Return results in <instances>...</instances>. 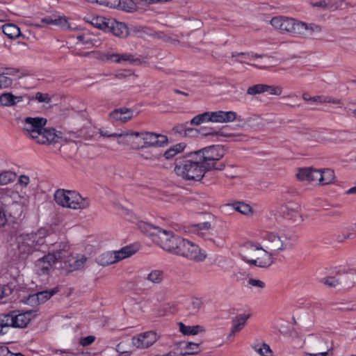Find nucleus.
Here are the masks:
<instances>
[{"label": "nucleus", "mask_w": 356, "mask_h": 356, "mask_svg": "<svg viewBox=\"0 0 356 356\" xmlns=\"http://www.w3.org/2000/svg\"><path fill=\"white\" fill-rule=\"evenodd\" d=\"M259 261L258 267L268 268L273 263L272 254L265 250H263V254L257 257Z\"/></svg>", "instance_id": "c85d7f7f"}, {"label": "nucleus", "mask_w": 356, "mask_h": 356, "mask_svg": "<svg viewBox=\"0 0 356 356\" xmlns=\"http://www.w3.org/2000/svg\"><path fill=\"white\" fill-rule=\"evenodd\" d=\"M137 250L134 245H127L115 252H106L97 258V262L102 266H109L133 255Z\"/></svg>", "instance_id": "39448f33"}, {"label": "nucleus", "mask_w": 356, "mask_h": 356, "mask_svg": "<svg viewBox=\"0 0 356 356\" xmlns=\"http://www.w3.org/2000/svg\"><path fill=\"white\" fill-rule=\"evenodd\" d=\"M210 121V118L209 115V111L204 112L202 113L198 114L193 117L190 121L191 125H200L204 122H209Z\"/></svg>", "instance_id": "e433bc0d"}, {"label": "nucleus", "mask_w": 356, "mask_h": 356, "mask_svg": "<svg viewBox=\"0 0 356 356\" xmlns=\"http://www.w3.org/2000/svg\"><path fill=\"white\" fill-rule=\"evenodd\" d=\"M234 210L243 213V214H248L252 211V209L250 206L248 204H245L244 202H237L235 203H233L232 204Z\"/></svg>", "instance_id": "4c0bfd02"}, {"label": "nucleus", "mask_w": 356, "mask_h": 356, "mask_svg": "<svg viewBox=\"0 0 356 356\" xmlns=\"http://www.w3.org/2000/svg\"><path fill=\"white\" fill-rule=\"evenodd\" d=\"M250 314H238L235 317H234L232 320V326L231 328V332L228 335V338L234 336L236 332L241 331L245 325L246 324L247 321L250 318Z\"/></svg>", "instance_id": "dca6fc26"}, {"label": "nucleus", "mask_w": 356, "mask_h": 356, "mask_svg": "<svg viewBox=\"0 0 356 356\" xmlns=\"http://www.w3.org/2000/svg\"><path fill=\"white\" fill-rule=\"evenodd\" d=\"M185 349L188 350V351L181 353V355L185 356L189 355H196L200 352V343L188 342L186 344Z\"/></svg>", "instance_id": "ea45409f"}, {"label": "nucleus", "mask_w": 356, "mask_h": 356, "mask_svg": "<svg viewBox=\"0 0 356 356\" xmlns=\"http://www.w3.org/2000/svg\"><path fill=\"white\" fill-rule=\"evenodd\" d=\"M35 248H33L30 240H29L28 237L25 238L24 241L19 245L18 250L22 258H26L28 255L32 254Z\"/></svg>", "instance_id": "cd10ccee"}, {"label": "nucleus", "mask_w": 356, "mask_h": 356, "mask_svg": "<svg viewBox=\"0 0 356 356\" xmlns=\"http://www.w3.org/2000/svg\"><path fill=\"white\" fill-rule=\"evenodd\" d=\"M110 118L115 121L126 122L133 116V111L125 107L116 108L110 113Z\"/></svg>", "instance_id": "a211bd4d"}, {"label": "nucleus", "mask_w": 356, "mask_h": 356, "mask_svg": "<svg viewBox=\"0 0 356 356\" xmlns=\"http://www.w3.org/2000/svg\"><path fill=\"white\" fill-rule=\"evenodd\" d=\"M307 33L310 35H314L315 33H320L322 30L321 26L314 23L307 24Z\"/></svg>", "instance_id": "13d9d810"}, {"label": "nucleus", "mask_w": 356, "mask_h": 356, "mask_svg": "<svg viewBox=\"0 0 356 356\" xmlns=\"http://www.w3.org/2000/svg\"><path fill=\"white\" fill-rule=\"evenodd\" d=\"M221 112L222 123L234 122L237 116V114L234 111H223Z\"/></svg>", "instance_id": "a19ab883"}, {"label": "nucleus", "mask_w": 356, "mask_h": 356, "mask_svg": "<svg viewBox=\"0 0 356 356\" xmlns=\"http://www.w3.org/2000/svg\"><path fill=\"white\" fill-rule=\"evenodd\" d=\"M186 145L184 143H177L172 147H170L168 149L165 151L163 154H160L157 159H160L161 156H163L165 159L169 160L176 156L177 154L182 152L186 148Z\"/></svg>", "instance_id": "5701e85b"}, {"label": "nucleus", "mask_w": 356, "mask_h": 356, "mask_svg": "<svg viewBox=\"0 0 356 356\" xmlns=\"http://www.w3.org/2000/svg\"><path fill=\"white\" fill-rule=\"evenodd\" d=\"M264 92V84H256L250 86L247 90V93L250 95H256Z\"/></svg>", "instance_id": "a18cd8bd"}, {"label": "nucleus", "mask_w": 356, "mask_h": 356, "mask_svg": "<svg viewBox=\"0 0 356 356\" xmlns=\"http://www.w3.org/2000/svg\"><path fill=\"white\" fill-rule=\"evenodd\" d=\"M177 255L197 262L204 261L207 257L197 244L185 238L183 239Z\"/></svg>", "instance_id": "6e6552de"}, {"label": "nucleus", "mask_w": 356, "mask_h": 356, "mask_svg": "<svg viewBox=\"0 0 356 356\" xmlns=\"http://www.w3.org/2000/svg\"><path fill=\"white\" fill-rule=\"evenodd\" d=\"M138 227L141 232L153 237V241H156L163 229L154 226L145 221H140L138 223Z\"/></svg>", "instance_id": "6ab92c4d"}, {"label": "nucleus", "mask_w": 356, "mask_h": 356, "mask_svg": "<svg viewBox=\"0 0 356 356\" xmlns=\"http://www.w3.org/2000/svg\"><path fill=\"white\" fill-rule=\"evenodd\" d=\"M76 39L85 45L95 46V44L94 41L97 42L95 38H92V37L88 34H79L76 36Z\"/></svg>", "instance_id": "37998d69"}, {"label": "nucleus", "mask_w": 356, "mask_h": 356, "mask_svg": "<svg viewBox=\"0 0 356 356\" xmlns=\"http://www.w3.org/2000/svg\"><path fill=\"white\" fill-rule=\"evenodd\" d=\"M116 351L119 356H130L132 351L131 344L129 341H122L116 346Z\"/></svg>", "instance_id": "c756f323"}, {"label": "nucleus", "mask_w": 356, "mask_h": 356, "mask_svg": "<svg viewBox=\"0 0 356 356\" xmlns=\"http://www.w3.org/2000/svg\"><path fill=\"white\" fill-rule=\"evenodd\" d=\"M95 340V337L94 336L90 335L85 337L80 338L79 343L82 346H87L92 343Z\"/></svg>", "instance_id": "69168bd1"}, {"label": "nucleus", "mask_w": 356, "mask_h": 356, "mask_svg": "<svg viewBox=\"0 0 356 356\" xmlns=\"http://www.w3.org/2000/svg\"><path fill=\"white\" fill-rule=\"evenodd\" d=\"M35 99H37L39 102H46L49 103L51 101V98L49 97L48 94L42 93L38 92L35 94Z\"/></svg>", "instance_id": "338daca9"}, {"label": "nucleus", "mask_w": 356, "mask_h": 356, "mask_svg": "<svg viewBox=\"0 0 356 356\" xmlns=\"http://www.w3.org/2000/svg\"><path fill=\"white\" fill-rule=\"evenodd\" d=\"M58 291V288L55 287L49 290L42 291L36 293L37 296L38 297L39 303L41 304L45 302Z\"/></svg>", "instance_id": "2f4dec72"}, {"label": "nucleus", "mask_w": 356, "mask_h": 356, "mask_svg": "<svg viewBox=\"0 0 356 356\" xmlns=\"http://www.w3.org/2000/svg\"><path fill=\"white\" fill-rule=\"evenodd\" d=\"M190 124V122H186L185 123H182V124H179L176 126H175L173 128H172V131L175 133V134H179L180 136H185V134H186V127L187 126Z\"/></svg>", "instance_id": "3c124183"}, {"label": "nucleus", "mask_w": 356, "mask_h": 356, "mask_svg": "<svg viewBox=\"0 0 356 356\" xmlns=\"http://www.w3.org/2000/svg\"><path fill=\"white\" fill-rule=\"evenodd\" d=\"M105 5L111 8L120 7L125 10L124 6H127V2L126 0H106Z\"/></svg>", "instance_id": "09e8293b"}, {"label": "nucleus", "mask_w": 356, "mask_h": 356, "mask_svg": "<svg viewBox=\"0 0 356 356\" xmlns=\"http://www.w3.org/2000/svg\"><path fill=\"white\" fill-rule=\"evenodd\" d=\"M2 31L10 39H15L21 35L19 28L15 24H6L3 25Z\"/></svg>", "instance_id": "b1692460"}, {"label": "nucleus", "mask_w": 356, "mask_h": 356, "mask_svg": "<svg viewBox=\"0 0 356 356\" xmlns=\"http://www.w3.org/2000/svg\"><path fill=\"white\" fill-rule=\"evenodd\" d=\"M54 200L62 207L73 209H83L89 206V200L74 191L58 189L54 193Z\"/></svg>", "instance_id": "20e7f679"}, {"label": "nucleus", "mask_w": 356, "mask_h": 356, "mask_svg": "<svg viewBox=\"0 0 356 356\" xmlns=\"http://www.w3.org/2000/svg\"><path fill=\"white\" fill-rule=\"evenodd\" d=\"M47 124V120L43 118H25L24 129L29 132L30 136L33 139V136H40V131L44 129Z\"/></svg>", "instance_id": "f8f14e48"}, {"label": "nucleus", "mask_w": 356, "mask_h": 356, "mask_svg": "<svg viewBox=\"0 0 356 356\" xmlns=\"http://www.w3.org/2000/svg\"><path fill=\"white\" fill-rule=\"evenodd\" d=\"M164 278V273L162 270H154L150 272L147 277V280L154 284L161 283Z\"/></svg>", "instance_id": "c9c22d12"}, {"label": "nucleus", "mask_w": 356, "mask_h": 356, "mask_svg": "<svg viewBox=\"0 0 356 356\" xmlns=\"http://www.w3.org/2000/svg\"><path fill=\"white\" fill-rule=\"evenodd\" d=\"M13 175L10 172H4L0 174V185H6L13 181Z\"/></svg>", "instance_id": "603ef678"}, {"label": "nucleus", "mask_w": 356, "mask_h": 356, "mask_svg": "<svg viewBox=\"0 0 356 356\" xmlns=\"http://www.w3.org/2000/svg\"><path fill=\"white\" fill-rule=\"evenodd\" d=\"M113 18H106L103 17L101 26H99V29L104 31V32H110L111 26V24L113 22Z\"/></svg>", "instance_id": "5fc2aeb1"}, {"label": "nucleus", "mask_w": 356, "mask_h": 356, "mask_svg": "<svg viewBox=\"0 0 356 356\" xmlns=\"http://www.w3.org/2000/svg\"><path fill=\"white\" fill-rule=\"evenodd\" d=\"M141 137L143 144L138 146L137 148H147L150 147H164L168 145V139L165 135L159 134L154 132H138L130 131L129 136Z\"/></svg>", "instance_id": "423d86ee"}, {"label": "nucleus", "mask_w": 356, "mask_h": 356, "mask_svg": "<svg viewBox=\"0 0 356 356\" xmlns=\"http://www.w3.org/2000/svg\"><path fill=\"white\" fill-rule=\"evenodd\" d=\"M33 310H13L0 316V336L8 333L10 327L24 328L31 321Z\"/></svg>", "instance_id": "f03ea898"}, {"label": "nucleus", "mask_w": 356, "mask_h": 356, "mask_svg": "<svg viewBox=\"0 0 356 356\" xmlns=\"http://www.w3.org/2000/svg\"><path fill=\"white\" fill-rule=\"evenodd\" d=\"M60 254V252L49 253L38 259L35 262V267L38 268V270L40 271V273L43 275L49 274L52 264L61 260Z\"/></svg>", "instance_id": "1a4fd4ad"}, {"label": "nucleus", "mask_w": 356, "mask_h": 356, "mask_svg": "<svg viewBox=\"0 0 356 356\" xmlns=\"http://www.w3.org/2000/svg\"><path fill=\"white\" fill-rule=\"evenodd\" d=\"M315 173L316 181H318L321 185L329 184L334 179V172L329 168L323 170H316Z\"/></svg>", "instance_id": "412c9836"}, {"label": "nucleus", "mask_w": 356, "mask_h": 356, "mask_svg": "<svg viewBox=\"0 0 356 356\" xmlns=\"http://www.w3.org/2000/svg\"><path fill=\"white\" fill-rule=\"evenodd\" d=\"M56 137L55 129H46L44 127V129L40 131V136H33V139H35L37 143L40 144H51L56 142Z\"/></svg>", "instance_id": "2eb2a0df"}, {"label": "nucleus", "mask_w": 356, "mask_h": 356, "mask_svg": "<svg viewBox=\"0 0 356 356\" xmlns=\"http://www.w3.org/2000/svg\"><path fill=\"white\" fill-rule=\"evenodd\" d=\"M300 206L296 202H288L279 207L278 212L283 218L295 221L300 216Z\"/></svg>", "instance_id": "ddd939ff"}, {"label": "nucleus", "mask_w": 356, "mask_h": 356, "mask_svg": "<svg viewBox=\"0 0 356 356\" xmlns=\"http://www.w3.org/2000/svg\"><path fill=\"white\" fill-rule=\"evenodd\" d=\"M23 302L31 306H36L40 305L38 297L36 293L29 295L28 297L23 300Z\"/></svg>", "instance_id": "864d4df0"}, {"label": "nucleus", "mask_w": 356, "mask_h": 356, "mask_svg": "<svg viewBox=\"0 0 356 356\" xmlns=\"http://www.w3.org/2000/svg\"><path fill=\"white\" fill-rule=\"evenodd\" d=\"M111 29L109 33H111L115 36L124 38L129 35L128 26L124 22H118L113 19V22L111 24Z\"/></svg>", "instance_id": "aec40b11"}, {"label": "nucleus", "mask_w": 356, "mask_h": 356, "mask_svg": "<svg viewBox=\"0 0 356 356\" xmlns=\"http://www.w3.org/2000/svg\"><path fill=\"white\" fill-rule=\"evenodd\" d=\"M99 133H100L101 136H104V137L118 138H119V140H118L119 143H125L126 142H123L122 140H120V139L124 138L126 137L129 136L130 131H122V132H120V133H110L107 130L100 129V132Z\"/></svg>", "instance_id": "72a5a7b5"}, {"label": "nucleus", "mask_w": 356, "mask_h": 356, "mask_svg": "<svg viewBox=\"0 0 356 356\" xmlns=\"http://www.w3.org/2000/svg\"><path fill=\"white\" fill-rule=\"evenodd\" d=\"M312 102L316 103H333V104H339V101L337 99H334L328 96L323 95H318L312 97Z\"/></svg>", "instance_id": "79ce46f5"}, {"label": "nucleus", "mask_w": 356, "mask_h": 356, "mask_svg": "<svg viewBox=\"0 0 356 356\" xmlns=\"http://www.w3.org/2000/svg\"><path fill=\"white\" fill-rule=\"evenodd\" d=\"M184 238L173 234L172 232L163 229L157 238L159 245L165 251L177 255V252Z\"/></svg>", "instance_id": "0eeeda50"}, {"label": "nucleus", "mask_w": 356, "mask_h": 356, "mask_svg": "<svg viewBox=\"0 0 356 356\" xmlns=\"http://www.w3.org/2000/svg\"><path fill=\"white\" fill-rule=\"evenodd\" d=\"M131 54H104L102 56L104 60H111L113 62L120 63L122 61H130L132 63L134 59L131 58Z\"/></svg>", "instance_id": "393cba45"}, {"label": "nucleus", "mask_w": 356, "mask_h": 356, "mask_svg": "<svg viewBox=\"0 0 356 356\" xmlns=\"http://www.w3.org/2000/svg\"><path fill=\"white\" fill-rule=\"evenodd\" d=\"M195 152L209 170H222L225 168L223 163H218L225 154L224 146L213 145L196 150Z\"/></svg>", "instance_id": "7ed1b4c3"}, {"label": "nucleus", "mask_w": 356, "mask_h": 356, "mask_svg": "<svg viewBox=\"0 0 356 356\" xmlns=\"http://www.w3.org/2000/svg\"><path fill=\"white\" fill-rule=\"evenodd\" d=\"M217 130L213 127H204L200 129V134L204 136H216Z\"/></svg>", "instance_id": "e2e57ef3"}, {"label": "nucleus", "mask_w": 356, "mask_h": 356, "mask_svg": "<svg viewBox=\"0 0 356 356\" xmlns=\"http://www.w3.org/2000/svg\"><path fill=\"white\" fill-rule=\"evenodd\" d=\"M179 330L184 335H195L204 331L201 325H186L183 323H179Z\"/></svg>", "instance_id": "bb28decb"}, {"label": "nucleus", "mask_w": 356, "mask_h": 356, "mask_svg": "<svg viewBox=\"0 0 356 356\" xmlns=\"http://www.w3.org/2000/svg\"><path fill=\"white\" fill-rule=\"evenodd\" d=\"M264 92H268L270 95H280L282 92V88L275 86H268L264 84Z\"/></svg>", "instance_id": "de8ad7c7"}, {"label": "nucleus", "mask_w": 356, "mask_h": 356, "mask_svg": "<svg viewBox=\"0 0 356 356\" xmlns=\"http://www.w3.org/2000/svg\"><path fill=\"white\" fill-rule=\"evenodd\" d=\"M284 16L273 17L270 20V24L276 29L282 30Z\"/></svg>", "instance_id": "6e6d98bb"}, {"label": "nucleus", "mask_w": 356, "mask_h": 356, "mask_svg": "<svg viewBox=\"0 0 356 356\" xmlns=\"http://www.w3.org/2000/svg\"><path fill=\"white\" fill-rule=\"evenodd\" d=\"M30 240L31 245L34 248L35 251L40 250V248L45 244V238L41 236L40 233H31L26 236Z\"/></svg>", "instance_id": "a878e982"}, {"label": "nucleus", "mask_w": 356, "mask_h": 356, "mask_svg": "<svg viewBox=\"0 0 356 356\" xmlns=\"http://www.w3.org/2000/svg\"><path fill=\"white\" fill-rule=\"evenodd\" d=\"M319 343H323L326 345V350L319 352L317 353H305L304 356H332V345L329 344V341L327 339H321L319 341Z\"/></svg>", "instance_id": "473e14b6"}, {"label": "nucleus", "mask_w": 356, "mask_h": 356, "mask_svg": "<svg viewBox=\"0 0 356 356\" xmlns=\"http://www.w3.org/2000/svg\"><path fill=\"white\" fill-rule=\"evenodd\" d=\"M88 257L84 254L69 255L63 261L62 268L67 272L79 270L84 268Z\"/></svg>", "instance_id": "9d476101"}, {"label": "nucleus", "mask_w": 356, "mask_h": 356, "mask_svg": "<svg viewBox=\"0 0 356 356\" xmlns=\"http://www.w3.org/2000/svg\"><path fill=\"white\" fill-rule=\"evenodd\" d=\"M0 104L3 106L15 105V102H14V95L10 92L3 93L0 96Z\"/></svg>", "instance_id": "58836bf2"}, {"label": "nucleus", "mask_w": 356, "mask_h": 356, "mask_svg": "<svg viewBox=\"0 0 356 356\" xmlns=\"http://www.w3.org/2000/svg\"><path fill=\"white\" fill-rule=\"evenodd\" d=\"M104 17L90 15L85 17L86 22L91 24L93 26L99 29L101 26V22Z\"/></svg>", "instance_id": "49530a36"}, {"label": "nucleus", "mask_w": 356, "mask_h": 356, "mask_svg": "<svg viewBox=\"0 0 356 356\" xmlns=\"http://www.w3.org/2000/svg\"><path fill=\"white\" fill-rule=\"evenodd\" d=\"M307 23L295 20L291 34L293 36L307 35Z\"/></svg>", "instance_id": "7c9ffc66"}, {"label": "nucleus", "mask_w": 356, "mask_h": 356, "mask_svg": "<svg viewBox=\"0 0 356 356\" xmlns=\"http://www.w3.org/2000/svg\"><path fill=\"white\" fill-rule=\"evenodd\" d=\"M210 171L201 161L195 151L176 158L174 172L184 180L200 181L207 172Z\"/></svg>", "instance_id": "f257e3e1"}, {"label": "nucleus", "mask_w": 356, "mask_h": 356, "mask_svg": "<svg viewBox=\"0 0 356 356\" xmlns=\"http://www.w3.org/2000/svg\"><path fill=\"white\" fill-rule=\"evenodd\" d=\"M209 115L210 118V121L211 122H219L222 123L221 118V112L220 111H209Z\"/></svg>", "instance_id": "680f3d73"}, {"label": "nucleus", "mask_w": 356, "mask_h": 356, "mask_svg": "<svg viewBox=\"0 0 356 356\" xmlns=\"http://www.w3.org/2000/svg\"><path fill=\"white\" fill-rule=\"evenodd\" d=\"M13 83V80L5 76V74H0V88H8Z\"/></svg>", "instance_id": "052dcab7"}, {"label": "nucleus", "mask_w": 356, "mask_h": 356, "mask_svg": "<svg viewBox=\"0 0 356 356\" xmlns=\"http://www.w3.org/2000/svg\"><path fill=\"white\" fill-rule=\"evenodd\" d=\"M248 282L250 285L252 286H256L261 289L264 288L266 286L265 283L263 281L254 278H250Z\"/></svg>", "instance_id": "774afa93"}, {"label": "nucleus", "mask_w": 356, "mask_h": 356, "mask_svg": "<svg viewBox=\"0 0 356 356\" xmlns=\"http://www.w3.org/2000/svg\"><path fill=\"white\" fill-rule=\"evenodd\" d=\"M295 20L293 18L284 17L281 31L291 33Z\"/></svg>", "instance_id": "c03bdc74"}, {"label": "nucleus", "mask_w": 356, "mask_h": 356, "mask_svg": "<svg viewBox=\"0 0 356 356\" xmlns=\"http://www.w3.org/2000/svg\"><path fill=\"white\" fill-rule=\"evenodd\" d=\"M3 74L12 76H16L17 78L19 79L22 76H25L29 74L28 70L25 69L14 68V67H6L3 71Z\"/></svg>", "instance_id": "f704fd0d"}, {"label": "nucleus", "mask_w": 356, "mask_h": 356, "mask_svg": "<svg viewBox=\"0 0 356 356\" xmlns=\"http://www.w3.org/2000/svg\"><path fill=\"white\" fill-rule=\"evenodd\" d=\"M316 169L312 168H301L298 169L296 177L299 181H316Z\"/></svg>", "instance_id": "4be33fe9"}, {"label": "nucleus", "mask_w": 356, "mask_h": 356, "mask_svg": "<svg viewBox=\"0 0 356 356\" xmlns=\"http://www.w3.org/2000/svg\"><path fill=\"white\" fill-rule=\"evenodd\" d=\"M158 339L154 331L140 333L132 338L131 343L138 348H147L152 346Z\"/></svg>", "instance_id": "9b49d317"}, {"label": "nucleus", "mask_w": 356, "mask_h": 356, "mask_svg": "<svg viewBox=\"0 0 356 356\" xmlns=\"http://www.w3.org/2000/svg\"><path fill=\"white\" fill-rule=\"evenodd\" d=\"M41 22L49 25L58 26L65 30H71L74 29V27L68 22L65 16H56L55 15H52L42 18Z\"/></svg>", "instance_id": "4468645a"}, {"label": "nucleus", "mask_w": 356, "mask_h": 356, "mask_svg": "<svg viewBox=\"0 0 356 356\" xmlns=\"http://www.w3.org/2000/svg\"><path fill=\"white\" fill-rule=\"evenodd\" d=\"M320 282L330 287H336L339 284V280L334 277L322 278Z\"/></svg>", "instance_id": "4d7b16f0"}, {"label": "nucleus", "mask_w": 356, "mask_h": 356, "mask_svg": "<svg viewBox=\"0 0 356 356\" xmlns=\"http://www.w3.org/2000/svg\"><path fill=\"white\" fill-rule=\"evenodd\" d=\"M256 351L262 356H270L268 354L272 353V350L270 348V346L265 343H263L261 348L256 349Z\"/></svg>", "instance_id": "0e129e2a"}, {"label": "nucleus", "mask_w": 356, "mask_h": 356, "mask_svg": "<svg viewBox=\"0 0 356 356\" xmlns=\"http://www.w3.org/2000/svg\"><path fill=\"white\" fill-rule=\"evenodd\" d=\"M227 127H228V126H224L220 129L217 130L216 136H220L227 137V138L234 137V138H236L234 139V140H239L241 136V135H234L233 134H229V133L226 132L225 130L227 129Z\"/></svg>", "instance_id": "8fccbe9b"}, {"label": "nucleus", "mask_w": 356, "mask_h": 356, "mask_svg": "<svg viewBox=\"0 0 356 356\" xmlns=\"http://www.w3.org/2000/svg\"><path fill=\"white\" fill-rule=\"evenodd\" d=\"M353 234H346L345 230L343 229L341 234H335L334 236V240L338 243H343L346 239H353Z\"/></svg>", "instance_id": "bf43d9fd"}, {"label": "nucleus", "mask_w": 356, "mask_h": 356, "mask_svg": "<svg viewBox=\"0 0 356 356\" xmlns=\"http://www.w3.org/2000/svg\"><path fill=\"white\" fill-rule=\"evenodd\" d=\"M264 240H266L270 243V247H268L271 251L275 250H283L285 249L283 241L281 240V237L273 232H266L262 236Z\"/></svg>", "instance_id": "f3484780"}]
</instances>
